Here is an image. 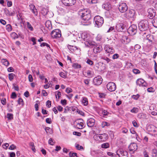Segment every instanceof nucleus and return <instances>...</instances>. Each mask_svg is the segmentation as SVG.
I'll return each mask as SVG.
<instances>
[{
	"instance_id": "nucleus-1",
	"label": "nucleus",
	"mask_w": 157,
	"mask_h": 157,
	"mask_svg": "<svg viewBox=\"0 0 157 157\" xmlns=\"http://www.w3.org/2000/svg\"><path fill=\"white\" fill-rule=\"evenodd\" d=\"M90 10L88 9L80 10L79 11V14L82 18V22L84 23V25H89L91 24L90 21L91 18Z\"/></svg>"
},
{
	"instance_id": "nucleus-2",
	"label": "nucleus",
	"mask_w": 157,
	"mask_h": 157,
	"mask_svg": "<svg viewBox=\"0 0 157 157\" xmlns=\"http://www.w3.org/2000/svg\"><path fill=\"white\" fill-rule=\"evenodd\" d=\"M138 27L139 30L141 31H145L149 28L148 21L146 20H142L138 23Z\"/></svg>"
},
{
	"instance_id": "nucleus-3",
	"label": "nucleus",
	"mask_w": 157,
	"mask_h": 157,
	"mask_svg": "<svg viewBox=\"0 0 157 157\" xmlns=\"http://www.w3.org/2000/svg\"><path fill=\"white\" fill-rule=\"evenodd\" d=\"M94 21L95 22V26L98 27H101L104 23L103 17L98 15L94 17Z\"/></svg>"
},
{
	"instance_id": "nucleus-4",
	"label": "nucleus",
	"mask_w": 157,
	"mask_h": 157,
	"mask_svg": "<svg viewBox=\"0 0 157 157\" xmlns=\"http://www.w3.org/2000/svg\"><path fill=\"white\" fill-rule=\"evenodd\" d=\"M93 138L96 140L105 141L108 138V136L106 133L97 134L94 135Z\"/></svg>"
},
{
	"instance_id": "nucleus-5",
	"label": "nucleus",
	"mask_w": 157,
	"mask_h": 157,
	"mask_svg": "<svg viewBox=\"0 0 157 157\" xmlns=\"http://www.w3.org/2000/svg\"><path fill=\"white\" fill-rule=\"evenodd\" d=\"M135 11L133 10H131L125 13L124 15L127 18L133 20L135 17Z\"/></svg>"
},
{
	"instance_id": "nucleus-6",
	"label": "nucleus",
	"mask_w": 157,
	"mask_h": 157,
	"mask_svg": "<svg viewBox=\"0 0 157 157\" xmlns=\"http://www.w3.org/2000/svg\"><path fill=\"white\" fill-rule=\"evenodd\" d=\"M51 35L52 37L53 38H59L61 36V31L59 29H56L52 31Z\"/></svg>"
},
{
	"instance_id": "nucleus-7",
	"label": "nucleus",
	"mask_w": 157,
	"mask_h": 157,
	"mask_svg": "<svg viewBox=\"0 0 157 157\" xmlns=\"http://www.w3.org/2000/svg\"><path fill=\"white\" fill-rule=\"evenodd\" d=\"M147 131L154 134H157V128L154 125H149L147 126Z\"/></svg>"
},
{
	"instance_id": "nucleus-8",
	"label": "nucleus",
	"mask_w": 157,
	"mask_h": 157,
	"mask_svg": "<svg viewBox=\"0 0 157 157\" xmlns=\"http://www.w3.org/2000/svg\"><path fill=\"white\" fill-rule=\"evenodd\" d=\"M128 7L126 3L122 2L120 3L118 6V9L121 13H124L128 10Z\"/></svg>"
},
{
	"instance_id": "nucleus-9",
	"label": "nucleus",
	"mask_w": 157,
	"mask_h": 157,
	"mask_svg": "<svg viewBox=\"0 0 157 157\" xmlns=\"http://www.w3.org/2000/svg\"><path fill=\"white\" fill-rule=\"evenodd\" d=\"M137 26L136 25H132L128 28V31L131 35L135 34L137 32Z\"/></svg>"
},
{
	"instance_id": "nucleus-10",
	"label": "nucleus",
	"mask_w": 157,
	"mask_h": 157,
	"mask_svg": "<svg viewBox=\"0 0 157 157\" xmlns=\"http://www.w3.org/2000/svg\"><path fill=\"white\" fill-rule=\"evenodd\" d=\"M117 155L119 157H128V154L127 151H124L122 149L118 150L117 151Z\"/></svg>"
},
{
	"instance_id": "nucleus-11",
	"label": "nucleus",
	"mask_w": 157,
	"mask_h": 157,
	"mask_svg": "<svg viewBox=\"0 0 157 157\" xmlns=\"http://www.w3.org/2000/svg\"><path fill=\"white\" fill-rule=\"evenodd\" d=\"M107 88L108 90L110 92L114 91L116 89L115 84L113 82H109L107 85Z\"/></svg>"
},
{
	"instance_id": "nucleus-12",
	"label": "nucleus",
	"mask_w": 157,
	"mask_h": 157,
	"mask_svg": "<svg viewBox=\"0 0 157 157\" xmlns=\"http://www.w3.org/2000/svg\"><path fill=\"white\" fill-rule=\"evenodd\" d=\"M102 80L101 76L98 75L94 78L93 83L95 85H99L101 83Z\"/></svg>"
},
{
	"instance_id": "nucleus-13",
	"label": "nucleus",
	"mask_w": 157,
	"mask_h": 157,
	"mask_svg": "<svg viewBox=\"0 0 157 157\" xmlns=\"http://www.w3.org/2000/svg\"><path fill=\"white\" fill-rule=\"evenodd\" d=\"M82 37L83 39L85 41V42H84V44H85L86 46L88 47H90L91 46L92 47L94 45L95 43L94 42V41H91L90 40H88L87 37H86V38H83V35H82Z\"/></svg>"
},
{
	"instance_id": "nucleus-14",
	"label": "nucleus",
	"mask_w": 157,
	"mask_h": 157,
	"mask_svg": "<svg viewBox=\"0 0 157 157\" xmlns=\"http://www.w3.org/2000/svg\"><path fill=\"white\" fill-rule=\"evenodd\" d=\"M62 2L65 6H72L75 3V0H61Z\"/></svg>"
},
{
	"instance_id": "nucleus-15",
	"label": "nucleus",
	"mask_w": 157,
	"mask_h": 157,
	"mask_svg": "<svg viewBox=\"0 0 157 157\" xmlns=\"http://www.w3.org/2000/svg\"><path fill=\"white\" fill-rule=\"evenodd\" d=\"M148 17L150 19L153 18L155 15V10L153 8H149L148 10Z\"/></svg>"
},
{
	"instance_id": "nucleus-16",
	"label": "nucleus",
	"mask_w": 157,
	"mask_h": 157,
	"mask_svg": "<svg viewBox=\"0 0 157 157\" xmlns=\"http://www.w3.org/2000/svg\"><path fill=\"white\" fill-rule=\"evenodd\" d=\"M92 47L94 48L93 51L95 53H99L102 50V47L99 45H96L95 43Z\"/></svg>"
},
{
	"instance_id": "nucleus-17",
	"label": "nucleus",
	"mask_w": 157,
	"mask_h": 157,
	"mask_svg": "<svg viewBox=\"0 0 157 157\" xmlns=\"http://www.w3.org/2000/svg\"><path fill=\"white\" fill-rule=\"evenodd\" d=\"M136 84L139 86H146L147 84L145 81L142 79H138L136 81Z\"/></svg>"
},
{
	"instance_id": "nucleus-18",
	"label": "nucleus",
	"mask_w": 157,
	"mask_h": 157,
	"mask_svg": "<svg viewBox=\"0 0 157 157\" xmlns=\"http://www.w3.org/2000/svg\"><path fill=\"white\" fill-rule=\"evenodd\" d=\"M104 49L106 52L109 54H113L114 51L113 48L109 45H106L105 46Z\"/></svg>"
},
{
	"instance_id": "nucleus-19",
	"label": "nucleus",
	"mask_w": 157,
	"mask_h": 157,
	"mask_svg": "<svg viewBox=\"0 0 157 157\" xmlns=\"http://www.w3.org/2000/svg\"><path fill=\"white\" fill-rule=\"evenodd\" d=\"M129 151H134L137 148V146L136 143L131 144L128 147Z\"/></svg>"
},
{
	"instance_id": "nucleus-20",
	"label": "nucleus",
	"mask_w": 157,
	"mask_h": 157,
	"mask_svg": "<svg viewBox=\"0 0 157 157\" xmlns=\"http://www.w3.org/2000/svg\"><path fill=\"white\" fill-rule=\"evenodd\" d=\"M95 121L94 119L91 118L87 120V126L90 127H93L94 125Z\"/></svg>"
},
{
	"instance_id": "nucleus-21",
	"label": "nucleus",
	"mask_w": 157,
	"mask_h": 157,
	"mask_svg": "<svg viewBox=\"0 0 157 157\" xmlns=\"http://www.w3.org/2000/svg\"><path fill=\"white\" fill-rule=\"evenodd\" d=\"M117 29L118 31L122 32L124 29V25L121 24H118L116 26Z\"/></svg>"
},
{
	"instance_id": "nucleus-22",
	"label": "nucleus",
	"mask_w": 157,
	"mask_h": 157,
	"mask_svg": "<svg viewBox=\"0 0 157 157\" xmlns=\"http://www.w3.org/2000/svg\"><path fill=\"white\" fill-rule=\"evenodd\" d=\"M102 7L103 8L107 10H109L110 8V4L107 3H105L103 4L102 5Z\"/></svg>"
},
{
	"instance_id": "nucleus-23",
	"label": "nucleus",
	"mask_w": 157,
	"mask_h": 157,
	"mask_svg": "<svg viewBox=\"0 0 157 157\" xmlns=\"http://www.w3.org/2000/svg\"><path fill=\"white\" fill-rule=\"evenodd\" d=\"M45 25L46 27L49 30L51 29L52 28L51 22L49 21H47L46 22Z\"/></svg>"
},
{
	"instance_id": "nucleus-24",
	"label": "nucleus",
	"mask_w": 157,
	"mask_h": 157,
	"mask_svg": "<svg viewBox=\"0 0 157 157\" xmlns=\"http://www.w3.org/2000/svg\"><path fill=\"white\" fill-rule=\"evenodd\" d=\"M82 102L84 105H87L88 103L87 98L86 97H83L82 98Z\"/></svg>"
},
{
	"instance_id": "nucleus-25",
	"label": "nucleus",
	"mask_w": 157,
	"mask_h": 157,
	"mask_svg": "<svg viewBox=\"0 0 157 157\" xmlns=\"http://www.w3.org/2000/svg\"><path fill=\"white\" fill-rule=\"evenodd\" d=\"M44 129L46 131L47 134L49 133L51 134L53 133V130L49 127H46Z\"/></svg>"
},
{
	"instance_id": "nucleus-26",
	"label": "nucleus",
	"mask_w": 157,
	"mask_h": 157,
	"mask_svg": "<svg viewBox=\"0 0 157 157\" xmlns=\"http://www.w3.org/2000/svg\"><path fill=\"white\" fill-rule=\"evenodd\" d=\"M1 62L4 65L6 66H8L10 64L9 61L6 59H2L1 60Z\"/></svg>"
},
{
	"instance_id": "nucleus-27",
	"label": "nucleus",
	"mask_w": 157,
	"mask_h": 157,
	"mask_svg": "<svg viewBox=\"0 0 157 157\" xmlns=\"http://www.w3.org/2000/svg\"><path fill=\"white\" fill-rule=\"evenodd\" d=\"M146 39L149 40L151 42H152L153 40V36L151 35H147L146 36Z\"/></svg>"
},
{
	"instance_id": "nucleus-28",
	"label": "nucleus",
	"mask_w": 157,
	"mask_h": 157,
	"mask_svg": "<svg viewBox=\"0 0 157 157\" xmlns=\"http://www.w3.org/2000/svg\"><path fill=\"white\" fill-rule=\"evenodd\" d=\"M146 117V114L144 113H140L138 115V117L140 119H145Z\"/></svg>"
},
{
	"instance_id": "nucleus-29",
	"label": "nucleus",
	"mask_w": 157,
	"mask_h": 157,
	"mask_svg": "<svg viewBox=\"0 0 157 157\" xmlns=\"http://www.w3.org/2000/svg\"><path fill=\"white\" fill-rule=\"evenodd\" d=\"M26 24L28 29L31 31H33L34 30L33 28L30 23L29 22H27Z\"/></svg>"
},
{
	"instance_id": "nucleus-30",
	"label": "nucleus",
	"mask_w": 157,
	"mask_h": 157,
	"mask_svg": "<svg viewBox=\"0 0 157 157\" xmlns=\"http://www.w3.org/2000/svg\"><path fill=\"white\" fill-rule=\"evenodd\" d=\"M76 126L78 129H81L85 127V124L84 123H81L79 124H76Z\"/></svg>"
},
{
	"instance_id": "nucleus-31",
	"label": "nucleus",
	"mask_w": 157,
	"mask_h": 157,
	"mask_svg": "<svg viewBox=\"0 0 157 157\" xmlns=\"http://www.w3.org/2000/svg\"><path fill=\"white\" fill-rule=\"evenodd\" d=\"M72 67L74 69L80 68L81 67V65L77 63H74L73 64Z\"/></svg>"
},
{
	"instance_id": "nucleus-32",
	"label": "nucleus",
	"mask_w": 157,
	"mask_h": 157,
	"mask_svg": "<svg viewBox=\"0 0 157 157\" xmlns=\"http://www.w3.org/2000/svg\"><path fill=\"white\" fill-rule=\"evenodd\" d=\"M109 144L108 143H105L101 145V147L102 148H107L109 147Z\"/></svg>"
},
{
	"instance_id": "nucleus-33",
	"label": "nucleus",
	"mask_w": 157,
	"mask_h": 157,
	"mask_svg": "<svg viewBox=\"0 0 157 157\" xmlns=\"http://www.w3.org/2000/svg\"><path fill=\"white\" fill-rule=\"evenodd\" d=\"M13 39L18 38V35L14 32L12 33L11 35Z\"/></svg>"
},
{
	"instance_id": "nucleus-34",
	"label": "nucleus",
	"mask_w": 157,
	"mask_h": 157,
	"mask_svg": "<svg viewBox=\"0 0 157 157\" xmlns=\"http://www.w3.org/2000/svg\"><path fill=\"white\" fill-rule=\"evenodd\" d=\"M152 23L154 26L157 28V18H155L152 21Z\"/></svg>"
},
{
	"instance_id": "nucleus-35",
	"label": "nucleus",
	"mask_w": 157,
	"mask_h": 157,
	"mask_svg": "<svg viewBox=\"0 0 157 157\" xmlns=\"http://www.w3.org/2000/svg\"><path fill=\"white\" fill-rule=\"evenodd\" d=\"M15 75L13 73H10L8 75L9 78L10 80L12 81L14 78V77L15 76Z\"/></svg>"
},
{
	"instance_id": "nucleus-36",
	"label": "nucleus",
	"mask_w": 157,
	"mask_h": 157,
	"mask_svg": "<svg viewBox=\"0 0 157 157\" xmlns=\"http://www.w3.org/2000/svg\"><path fill=\"white\" fill-rule=\"evenodd\" d=\"M86 63L89 65L92 66L94 65L93 62L91 59H88L86 61Z\"/></svg>"
},
{
	"instance_id": "nucleus-37",
	"label": "nucleus",
	"mask_w": 157,
	"mask_h": 157,
	"mask_svg": "<svg viewBox=\"0 0 157 157\" xmlns=\"http://www.w3.org/2000/svg\"><path fill=\"white\" fill-rule=\"evenodd\" d=\"M102 127L103 128L105 126H110V124L109 123L107 122L106 121L103 122L102 123Z\"/></svg>"
},
{
	"instance_id": "nucleus-38",
	"label": "nucleus",
	"mask_w": 157,
	"mask_h": 157,
	"mask_svg": "<svg viewBox=\"0 0 157 157\" xmlns=\"http://www.w3.org/2000/svg\"><path fill=\"white\" fill-rule=\"evenodd\" d=\"M131 112L132 113H136L138 112V109L137 108L134 107L131 110Z\"/></svg>"
},
{
	"instance_id": "nucleus-39",
	"label": "nucleus",
	"mask_w": 157,
	"mask_h": 157,
	"mask_svg": "<svg viewBox=\"0 0 157 157\" xmlns=\"http://www.w3.org/2000/svg\"><path fill=\"white\" fill-rule=\"evenodd\" d=\"M109 114V112L105 110H103L102 113V114L104 117L107 116Z\"/></svg>"
},
{
	"instance_id": "nucleus-40",
	"label": "nucleus",
	"mask_w": 157,
	"mask_h": 157,
	"mask_svg": "<svg viewBox=\"0 0 157 157\" xmlns=\"http://www.w3.org/2000/svg\"><path fill=\"white\" fill-rule=\"evenodd\" d=\"M157 153V150L156 149H154L152 150V156L153 157H156V154Z\"/></svg>"
},
{
	"instance_id": "nucleus-41",
	"label": "nucleus",
	"mask_w": 157,
	"mask_h": 157,
	"mask_svg": "<svg viewBox=\"0 0 157 157\" xmlns=\"http://www.w3.org/2000/svg\"><path fill=\"white\" fill-rule=\"evenodd\" d=\"M90 80L89 79H85L84 80V82L87 86H89Z\"/></svg>"
},
{
	"instance_id": "nucleus-42",
	"label": "nucleus",
	"mask_w": 157,
	"mask_h": 157,
	"mask_svg": "<svg viewBox=\"0 0 157 157\" xmlns=\"http://www.w3.org/2000/svg\"><path fill=\"white\" fill-rule=\"evenodd\" d=\"M70 157H78L77 154L76 153H72L70 152L69 153Z\"/></svg>"
},
{
	"instance_id": "nucleus-43",
	"label": "nucleus",
	"mask_w": 157,
	"mask_h": 157,
	"mask_svg": "<svg viewBox=\"0 0 157 157\" xmlns=\"http://www.w3.org/2000/svg\"><path fill=\"white\" fill-rule=\"evenodd\" d=\"M101 59L105 60L107 63H109L110 61V59L109 58L106 57H102Z\"/></svg>"
},
{
	"instance_id": "nucleus-44",
	"label": "nucleus",
	"mask_w": 157,
	"mask_h": 157,
	"mask_svg": "<svg viewBox=\"0 0 157 157\" xmlns=\"http://www.w3.org/2000/svg\"><path fill=\"white\" fill-rule=\"evenodd\" d=\"M13 115L12 113H8L7 115V118L9 120H11L13 119Z\"/></svg>"
},
{
	"instance_id": "nucleus-45",
	"label": "nucleus",
	"mask_w": 157,
	"mask_h": 157,
	"mask_svg": "<svg viewBox=\"0 0 157 157\" xmlns=\"http://www.w3.org/2000/svg\"><path fill=\"white\" fill-rule=\"evenodd\" d=\"M6 30L9 32L11 31L12 30V26L8 24L6 25Z\"/></svg>"
},
{
	"instance_id": "nucleus-46",
	"label": "nucleus",
	"mask_w": 157,
	"mask_h": 157,
	"mask_svg": "<svg viewBox=\"0 0 157 157\" xmlns=\"http://www.w3.org/2000/svg\"><path fill=\"white\" fill-rule=\"evenodd\" d=\"M55 142L52 138H50L48 141V143L51 145H53L54 144Z\"/></svg>"
},
{
	"instance_id": "nucleus-47",
	"label": "nucleus",
	"mask_w": 157,
	"mask_h": 157,
	"mask_svg": "<svg viewBox=\"0 0 157 157\" xmlns=\"http://www.w3.org/2000/svg\"><path fill=\"white\" fill-rule=\"evenodd\" d=\"M13 86L15 90L16 91H18L19 90V87L17 85H16L15 83H13Z\"/></svg>"
},
{
	"instance_id": "nucleus-48",
	"label": "nucleus",
	"mask_w": 157,
	"mask_h": 157,
	"mask_svg": "<svg viewBox=\"0 0 157 157\" xmlns=\"http://www.w3.org/2000/svg\"><path fill=\"white\" fill-rule=\"evenodd\" d=\"M46 105L48 108H49L51 106V101L49 100L46 102Z\"/></svg>"
},
{
	"instance_id": "nucleus-49",
	"label": "nucleus",
	"mask_w": 157,
	"mask_h": 157,
	"mask_svg": "<svg viewBox=\"0 0 157 157\" xmlns=\"http://www.w3.org/2000/svg\"><path fill=\"white\" fill-rule=\"evenodd\" d=\"M59 75L60 77L63 78H66V74L63 72H61L60 73Z\"/></svg>"
},
{
	"instance_id": "nucleus-50",
	"label": "nucleus",
	"mask_w": 157,
	"mask_h": 157,
	"mask_svg": "<svg viewBox=\"0 0 157 157\" xmlns=\"http://www.w3.org/2000/svg\"><path fill=\"white\" fill-rule=\"evenodd\" d=\"M17 97V95L15 92H13L12 93L11 98L12 99H15Z\"/></svg>"
},
{
	"instance_id": "nucleus-51",
	"label": "nucleus",
	"mask_w": 157,
	"mask_h": 157,
	"mask_svg": "<svg viewBox=\"0 0 157 157\" xmlns=\"http://www.w3.org/2000/svg\"><path fill=\"white\" fill-rule=\"evenodd\" d=\"M16 146L12 144L11 146H10L9 148V149L11 150H13L16 148Z\"/></svg>"
},
{
	"instance_id": "nucleus-52",
	"label": "nucleus",
	"mask_w": 157,
	"mask_h": 157,
	"mask_svg": "<svg viewBox=\"0 0 157 157\" xmlns=\"http://www.w3.org/2000/svg\"><path fill=\"white\" fill-rule=\"evenodd\" d=\"M23 101L21 98H19L18 100V104L19 105H23Z\"/></svg>"
},
{
	"instance_id": "nucleus-53",
	"label": "nucleus",
	"mask_w": 157,
	"mask_h": 157,
	"mask_svg": "<svg viewBox=\"0 0 157 157\" xmlns=\"http://www.w3.org/2000/svg\"><path fill=\"white\" fill-rule=\"evenodd\" d=\"M72 90L70 88H67L66 89V92L67 94H69V93L72 92Z\"/></svg>"
},
{
	"instance_id": "nucleus-54",
	"label": "nucleus",
	"mask_w": 157,
	"mask_h": 157,
	"mask_svg": "<svg viewBox=\"0 0 157 157\" xmlns=\"http://www.w3.org/2000/svg\"><path fill=\"white\" fill-rule=\"evenodd\" d=\"M139 97L140 95L138 94H137L136 95H133L132 96V98L133 99L137 100L139 98Z\"/></svg>"
},
{
	"instance_id": "nucleus-55",
	"label": "nucleus",
	"mask_w": 157,
	"mask_h": 157,
	"mask_svg": "<svg viewBox=\"0 0 157 157\" xmlns=\"http://www.w3.org/2000/svg\"><path fill=\"white\" fill-rule=\"evenodd\" d=\"M133 71L135 74H139L140 73V71L139 70L136 69H133Z\"/></svg>"
},
{
	"instance_id": "nucleus-56",
	"label": "nucleus",
	"mask_w": 157,
	"mask_h": 157,
	"mask_svg": "<svg viewBox=\"0 0 157 157\" xmlns=\"http://www.w3.org/2000/svg\"><path fill=\"white\" fill-rule=\"evenodd\" d=\"M1 103L3 105H5L6 104V99L5 98H3L1 100Z\"/></svg>"
},
{
	"instance_id": "nucleus-57",
	"label": "nucleus",
	"mask_w": 157,
	"mask_h": 157,
	"mask_svg": "<svg viewBox=\"0 0 157 157\" xmlns=\"http://www.w3.org/2000/svg\"><path fill=\"white\" fill-rule=\"evenodd\" d=\"M73 134L74 135H75L78 136H80L81 135V132H73Z\"/></svg>"
},
{
	"instance_id": "nucleus-58",
	"label": "nucleus",
	"mask_w": 157,
	"mask_h": 157,
	"mask_svg": "<svg viewBox=\"0 0 157 157\" xmlns=\"http://www.w3.org/2000/svg\"><path fill=\"white\" fill-rule=\"evenodd\" d=\"M76 148L77 149H78V150H81L82 149H83V147H82L79 144H77L76 146Z\"/></svg>"
},
{
	"instance_id": "nucleus-59",
	"label": "nucleus",
	"mask_w": 157,
	"mask_h": 157,
	"mask_svg": "<svg viewBox=\"0 0 157 157\" xmlns=\"http://www.w3.org/2000/svg\"><path fill=\"white\" fill-rule=\"evenodd\" d=\"M119 57V55L117 54H114L112 58L113 59H115L118 58Z\"/></svg>"
},
{
	"instance_id": "nucleus-60",
	"label": "nucleus",
	"mask_w": 157,
	"mask_h": 157,
	"mask_svg": "<svg viewBox=\"0 0 157 157\" xmlns=\"http://www.w3.org/2000/svg\"><path fill=\"white\" fill-rule=\"evenodd\" d=\"M141 47L139 44H136L134 47V49L135 50H137L140 48Z\"/></svg>"
},
{
	"instance_id": "nucleus-61",
	"label": "nucleus",
	"mask_w": 157,
	"mask_h": 157,
	"mask_svg": "<svg viewBox=\"0 0 157 157\" xmlns=\"http://www.w3.org/2000/svg\"><path fill=\"white\" fill-rule=\"evenodd\" d=\"M31 41L33 42V45H35L36 44V39L35 38L33 37L31 38Z\"/></svg>"
},
{
	"instance_id": "nucleus-62",
	"label": "nucleus",
	"mask_w": 157,
	"mask_h": 157,
	"mask_svg": "<svg viewBox=\"0 0 157 157\" xmlns=\"http://www.w3.org/2000/svg\"><path fill=\"white\" fill-rule=\"evenodd\" d=\"M57 108L59 111L61 112L63 111V108L60 105H58L57 107Z\"/></svg>"
},
{
	"instance_id": "nucleus-63",
	"label": "nucleus",
	"mask_w": 157,
	"mask_h": 157,
	"mask_svg": "<svg viewBox=\"0 0 157 157\" xmlns=\"http://www.w3.org/2000/svg\"><path fill=\"white\" fill-rule=\"evenodd\" d=\"M132 124L134 126L137 127L138 126V125L136 122L135 121H133L132 122Z\"/></svg>"
},
{
	"instance_id": "nucleus-64",
	"label": "nucleus",
	"mask_w": 157,
	"mask_h": 157,
	"mask_svg": "<svg viewBox=\"0 0 157 157\" xmlns=\"http://www.w3.org/2000/svg\"><path fill=\"white\" fill-rule=\"evenodd\" d=\"M61 103L63 105H65L67 104V101L65 99L62 100L61 101Z\"/></svg>"
}]
</instances>
